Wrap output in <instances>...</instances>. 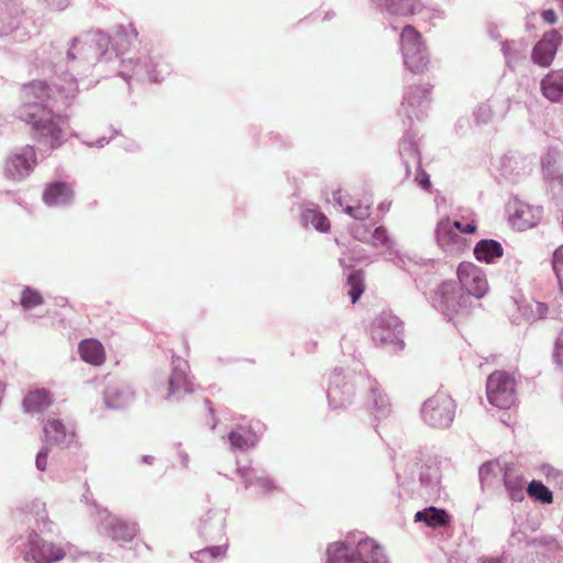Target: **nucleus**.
Listing matches in <instances>:
<instances>
[{
	"label": "nucleus",
	"instance_id": "obj_29",
	"mask_svg": "<svg viewBox=\"0 0 563 563\" xmlns=\"http://www.w3.org/2000/svg\"><path fill=\"white\" fill-rule=\"evenodd\" d=\"M505 486L509 493V496L512 500H522L525 497L523 494V479L520 476H512L510 474H506L505 477Z\"/></svg>",
	"mask_w": 563,
	"mask_h": 563
},
{
	"label": "nucleus",
	"instance_id": "obj_19",
	"mask_svg": "<svg viewBox=\"0 0 563 563\" xmlns=\"http://www.w3.org/2000/svg\"><path fill=\"white\" fill-rule=\"evenodd\" d=\"M228 438L231 448L241 451L253 448L257 442L256 434L252 430L242 427L231 431Z\"/></svg>",
	"mask_w": 563,
	"mask_h": 563
},
{
	"label": "nucleus",
	"instance_id": "obj_18",
	"mask_svg": "<svg viewBox=\"0 0 563 563\" xmlns=\"http://www.w3.org/2000/svg\"><path fill=\"white\" fill-rule=\"evenodd\" d=\"M474 255L478 261L490 263L503 256V247L497 241L482 240L476 244Z\"/></svg>",
	"mask_w": 563,
	"mask_h": 563
},
{
	"label": "nucleus",
	"instance_id": "obj_41",
	"mask_svg": "<svg viewBox=\"0 0 563 563\" xmlns=\"http://www.w3.org/2000/svg\"><path fill=\"white\" fill-rule=\"evenodd\" d=\"M542 18L543 20L549 23V24H554L556 22V13L554 10L552 9H549V10H544L542 12Z\"/></svg>",
	"mask_w": 563,
	"mask_h": 563
},
{
	"label": "nucleus",
	"instance_id": "obj_16",
	"mask_svg": "<svg viewBox=\"0 0 563 563\" xmlns=\"http://www.w3.org/2000/svg\"><path fill=\"white\" fill-rule=\"evenodd\" d=\"M81 358L91 365L99 366L106 361L103 345L96 339H85L78 345Z\"/></svg>",
	"mask_w": 563,
	"mask_h": 563
},
{
	"label": "nucleus",
	"instance_id": "obj_42",
	"mask_svg": "<svg viewBox=\"0 0 563 563\" xmlns=\"http://www.w3.org/2000/svg\"><path fill=\"white\" fill-rule=\"evenodd\" d=\"M556 345H558L559 355L563 354V333L558 339Z\"/></svg>",
	"mask_w": 563,
	"mask_h": 563
},
{
	"label": "nucleus",
	"instance_id": "obj_39",
	"mask_svg": "<svg viewBox=\"0 0 563 563\" xmlns=\"http://www.w3.org/2000/svg\"><path fill=\"white\" fill-rule=\"evenodd\" d=\"M36 467L40 471H45L47 466V446L41 450L36 456Z\"/></svg>",
	"mask_w": 563,
	"mask_h": 563
},
{
	"label": "nucleus",
	"instance_id": "obj_8",
	"mask_svg": "<svg viewBox=\"0 0 563 563\" xmlns=\"http://www.w3.org/2000/svg\"><path fill=\"white\" fill-rule=\"evenodd\" d=\"M30 555L35 563H53L66 556V549L60 544L44 540L37 533L29 537Z\"/></svg>",
	"mask_w": 563,
	"mask_h": 563
},
{
	"label": "nucleus",
	"instance_id": "obj_15",
	"mask_svg": "<svg viewBox=\"0 0 563 563\" xmlns=\"http://www.w3.org/2000/svg\"><path fill=\"white\" fill-rule=\"evenodd\" d=\"M541 91L551 102L563 101V69L547 74L541 80Z\"/></svg>",
	"mask_w": 563,
	"mask_h": 563
},
{
	"label": "nucleus",
	"instance_id": "obj_38",
	"mask_svg": "<svg viewBox=\"0 0 563 563\" xmlns=\"http://www.w3.org/2000/svg\"><path fill=\"white\" fill-rule=\"evenodd\" d=\"M448 287H449V285H443L442 286L444 305H445L448 310H452V311L457 312L460 307H461V305L459 302H455L453 299H451V298L445 296V291H446Z\"/></svg>",
	"mask_w": 563,
	"mask_h": 563
},
{
	"label": "nucleus",
	"instance_id": "obj_12",
	"mask_svg": "<svg viewBox=\"0 0 563 563\" xmlns=\"http://www.w3.org/2000/svg\"><path fill=\"white\" fill-rule=\"evenodd\" d=\"M560 42L561 35L558 31L552 30L545 33L533 47L532 60L542 67L549 66L556 54Z\"/></svg>",
	"mask_w": 563,
	"mask_h": 563
},
{
	"label": "nucleus",
	"instance_id": "obj_10",
	"mask_svg": "<svg viewBox=\"0 0 563 563\" xmlns=\"http://www.w3.org/2000/svg\"><path fill=\"white\" fill-rule=\"evenodd\" d=\"M25 11L14 2H0V36L25 29Z\"/></svg>",
	"mask_w": 563,
	"mask_h": 563
},
{
	"label": "nucleus",
	"instance_id": "obj_43",
	"mask_svg": "<svg viewBox=\"0 0 563 563\" xmlns=\"http://www.w3.org/2000/svg\"><path fill=\"white\" fill-rule=\"evenodd\" d=\"M340 195H341V191H340V190H339V191H336V192H334V199L336 200V202H338L340 206H342V201H341V196H340Z\"/></svg>",
	"mask_w": 563,
	"mask_h": 563
},
{
	"label": "nucleus",
	"instance_id": "obj_46",
	"mask_svg": "<svg viewBox=\"0 0 563 563\" xmlns=\"http://www.w3.org/2000/svg\"><path fill=\"white\" fill-rule=\"evenodd\" d=\"M562 2H563V0H562Z\"/></svg>",
	"mask_w": 563,
	"mask_h": 563
},
{
	"label": "nucleus",
	"instance_id": "obj_20",
	"mask_svg": "<svg viewBox=\"0 0 563 563\" xmlns=\"http://www.w3.org/2000/svg\"><path fill=\"white\" fill-rule=\"evenodd\" d=\"M417 521H423L431 528L444 527L450 522V517L443 509L430 507L416 514Z\"/></svg>",
	"mask_w": 563,
	"mask_h": 563
},
{
	"label": "nucleus",
	"instance_id": "obj_6",
	"mask_svg": "<svg viewBox=\"0 0 563 563\" xmlns=\"http://www.w3.org/2000/svg\"><path fill=\"white\" fill-rule=\"evenodd\" d=\"M36 165V151L33 146L26 145L7 159L4 165V176L9 180H22L34 170Z\"/></svg>",
	"mask_w": 563,
	"mask_h": 563
},
{
	"label": "nucleus",
	"instance_id": "obj_28",
	"mask_svg": "<svg viewBox=\"0 0 563 563\" xmlns=\"http://www.w3.org/2000/svg\"><path fill=\"white\" fill-rule=\"evenodd\" d=\"M303 219L320 232L327 233L330 231V220L321 212L308 209L303 212Z\"/></svg>",
	"mask_w": 563,
	"mask_h": 563
},
{
	"label": "nucleus",
	"instance_id": "obj_11",
	"mask_svg": "<svg viewBox=\"0 0 563 563\" xmlns=\"http://www.w3.org/2000/svg\"><path fill=\"white\" fill-rule=\"evenodd\" d=\"M402 331V322L391 313L383 312L375 321L372 336L379 343H393Z\"/></svg>",
	"mask_w": 563,
	"mask_h": 563
},
{
	"label": "nucleus",
	"instance_id": "obj_9",
	"mask_svg": "<svg viewBox=\"0 0 563 563\" xmlns=\"http://www.w3.org/2000/svg\"><path fill=\"white\" fill-rule=\"evenodd\" d=\"M509 220L519 231L531 229L538 224L542 211L538 207L530 206L520 200H514L508 207Z\"/></svg>",
	"mask_w": 563,
	"mask_h": 563
},
{
	"label": "nucleus",
	"instance_id": "obj_1",
	"mask_svg": "<svg viewBox=\"0 0 563 563\" xmlns=\"http://www.w3.org/2000/svg\"><path fill=\"white\" fill-rule=\"evenodd\" d=\"M18 118L38 143L57 148L65 141L68 117L52 106V89L42 80L24 84L19 91Z\"/></svg>",
	"mask_w": 563,
	"mask_h": 563
},
{
	"label": "nucleus",
	"instance_id": "obj_40",
	"mask_svg": "<svg viewBox=\"0 0 563 563\" xmlns=\"http://www.w3.org/2000/svg\"><path fill=\"white\" fill-rule=\"evenodd\" d=\"M542 473L545 475L547 479L550 482L551 479L559 478L562 474L554 470L553 467L549 465L542 466Z\"/></svg>",
	"mask_w": 563,
	"mask_h": 563
},
{
	"label": "nucleus",
	"instance_id": "obj_45",
	"mask_svg": "<svg viewBox=\"0 0 563 563\" xmlns=\"http://www.w3.org/2000/svg\"><path fill=\"white\" fill-rule=\"evenodd\" d=\"M423 185L424 186H429L430 185V181L427 179V180H423Z\"/></svg>",
	"mask_w": 563,
	"mask_h": 563
},
{
	"label": "nucleus",
	"instance_id": "obj_7",
	"mask_svg": "<svg viewBox=\"0 0 563 563\" xmlns=\"http://www.w3.org/2000/svg\"><path fill=\"white\" fill-rule=\"evenodd\" d=\"M457 278L462 288L477 299L483 298L488 291L485 273L471 262H462L459 265Z\"/></svg>",
	"mask_w": 563,
	"mask_h": 563
},
{
	"label": "nucleus",
	"instance_id": "obj_31",
	"mask_svg": "<svg viewBox=\"0 0 563 563\" xmlns=\"http://www.w3.org/2000/svg\"><path fill=\"white\" fill-rule=\"evenodd\" d=\"M44 302L42 295L32 288H25L21 295V305L24 309H32Z\"/></svg>",
	"mask_w": 563,
	"mask_h": 563
},
{
	"label": "nucleus",
	"instance_id": "obj_36",
	"mask_svg": "<svg viewBox=\"0 0 563 563\" xmlns=\"http://www.w3.org/2000/svg\"><path fill=\"white\" fill-rule=\"evenodd\" d=\"M255 485L264 493H269L275 489V484L267 477H256L254 481H249L247 486Z\"/></svg>",
	"mask_w": 563,
	"mask_h": 563
},
{
	"label": "nucleus",
	"instance_id": "obj_13",
	"mask_svg": "<svg viewBox=\"0 0 563 563\" xmlns=\"http://www.w3.org/2000/svg\"><path fill=\"white\" fill-rule=\"evenodd\" d=\"M75 439V432L68 429L59 419L49 418L44 424V441L46 446L69 445Z\"/></svg>",
	"mask_w": 563,
	"mask_h": 563
},
{
	"label": "nucleus",
	"instance_id": "obj_3",
	"mask_svg": "<svg viewBox=\"0 0 563 563\" xmlns=\"http://www.w3.org/2000/svg\"><path fill=\"white\" fill-rule=\"evenodd\" d=\"M400 47L405 66L412 74H422L428 69L429 56L422 35L413 26L406 25L400 34Z\"/></svg>",
	"mask_w": 563,
	"mask_h": 563
},
{
	"label": "nucleus",
	"instance_id": "obj_33",
	"mask_svg": "<svg viewBox=\"0 0 563 563\" xmlns=\"http://www.w3.org/2000/svg\"><path fill=\"white\" fill-rule=\"evenodd\" d=\"M225 549L222 547H211L196 553V560L200 563L207 562L209 559L222 556Z\"/></svg>",
	"mask_w": 563,
	"mask_h": 563
},
{
	"label": "nucleus",
	"instance_id": "obj_17",
	"mask_svg": "<svg viewBox=\"0 0 563 563\" xmlns=\"http://www.w3.org/2000/svg\"><path fill=\"white\" fill-rule=\"evenodd\" d=\"M52 395L48 390L41 388L31 390L23 399V407L27 412H42L52 405Z\"/></svg>",
	"mask_w": 563,
	"mask_h": 563
},
{
	"label": "nucleus",
	"instance_id": "obj_30",
	"mask_svg": "<svg viewBox=\"0 0 563 563\" xmlns=\"http://www.w3.org/2000/svg\"><path fill=\"white\" fill-rule=\"evenodd\" d=\"M372 201L369 198H364L355 206H346L344 211L357 220H366L371 216Z\"/></svg>",
	"mask_w": 563,
	"mask_h": 563
},
{
	"label": "nucleus",
	"instance_id": "obj_35",
	"mask_svg": "<svg viewBox=\"0 0 563 563\" xmlns=\"http://www.w3.org/2000/svg\"><path fill=\"white\" fill-rule=\"evenodd\" d=\"M388 242V235H387V231L382 228V227H378L374 230V232H371V238H369V244H372L373 246L375 247H378V246H384L386 245Z\"/></svg>",
	"mask_w": 563,
	"mask_h": 563
},
{
	"label": "nucleus",
	"instance_id": "obj_32",
	"mask_svg": "<svg viewBox=\"0 0 563 563\" xmlns=\"http://www.w3.org/2000/svg\"><path fill=\"white\" fill-rule=\"evenodd\" d=\"M552 267L556 276L560 290L563 294V244L559 246L553 253Z\"/></svg>",
	"mask_w": 563,
	"mask_h": 563
},
{
	"label": "nucleus",
	"instance_id": "obj_22",
	"mask_svg": "<svg viewBox=\"0 0 563 563\" xmlns=\"http://www.w3.org/2000/svg\"><path fill=\"white\" fill-rule=\"evenodd\" d=\"M437 240L438 243L444 247L450 249L459 243L460 235L452 225L450 219H442L437 227Z\"/></svg>",
	"mask_w": 563,
	"mask_h": 563
},
{
	"label": "nucleus",
	"instance_id": "obj_2",
	"mask_svg": "<svg viewBox=\"0 0 563 563\" xmlns=\"http://www.w3.org/2000/svg\"><path fill=\"white\" fill-rule=\"evenodd\" d=\"M329 563H380L382 548L372 539L361 540L354 548L333 543L328 549Z\"/></svg>",
	"mask_w": 563,
	"mask_h": 563
},
{
	"label": "nucleus",
	"instance_id": "obj_37",
	"mask_svg": "<svg viewBox=\"0 0 563 563\" xmlns=\"http://www.w3.org/2000/svg\"><path fill=\"white\" fill-rule=\"evenodd\" d=\"M452 225L455 230L460 231L464 234H473L476 232L477 225L474 220L464 222V221H453Z\"/></svg>",
	"mask_w": 563,
	"mask_h": 563
},
{
	"label": "nucleus",
	"instance_id": "obj_25",
	"mask_svg": "<svg viewBox=\"0 0 563 563\" xmlns=\"http://www.w3.org/2000/svg\"><path fill=\"white\" fill-rule=\"evenodd\" d=\"M347 294L352 303H355L365 290V275L362 269L351 272L346 278Z\"/></svg>",
	"mask_w": 563,
	"mask_h": 563
},
{
	"label": "nucleus",
	"instance_id": "obj_4",
	"mask_svg": "<svg viewBox=\"0 0 563 563\" xmlns=\"http://www.w3.org/2000/svg\"><path fill=\"white\" fill-rule=\"evenodd\" d=\"M486 395L490 405L499 409L511 408L517 400V380L514 374L495 371L486 382Z\"/></svg>",
	"mask_w": 563,
	"mask_h": 563
},
{
	"label": "nucleus",
	"instance_id": "obj_34",
	"mask_svg": "<svg viewBox=\"0 0 563 563\" xmlns=\"http://www.w3.org/2000/svg\"><path fill=\"white\" fill-rule=\"evenodd\" d=\"M352 236L361 242L368 243L371 238L369 229L363 223H354L350 228Z\"/></svg>",
	"mask_w": 563,
	"mask_h": 563
},
{
	"label": "nucleus",
	"instance_id": "obj_14",
	"mask_svg": "<svg viewBox=\"0 0 563 563\" xmlns=\"http://www.w3.org/2000/svg\"><path fill=\"white\" fill-rule=\"evenodd\" d=\"M75 197L70 184L65 181H55L48 184L42 195V200L49 207L66 206L73 202Z\"/></svg>",
	"mask_w": 563,
	"mask_h": 563
},
{
	"label": "nucleus",
	"instance_id": "obj_23",
	"mask_svg": "<svg viewBox=\"0 0 563 563\" xmlns=\"http://www.w3.org/2000/svg\"><path fill=\"white\" fill-rule=\"evenodd\" d=\"M419 0H387L386 9L389 13L400 16L413 15L421 11Z\"/></svg>",
	"mask_w": 563,
	"mask_h": 563
},
{
	"label": "nucleus",
	"instance_id": "obj_24",
	"mask_svg": "<svg viewBox=\"0 0 563 563\" xmlns=\"http://www.w3.org/2000/svg\"><path fill=\"white\" fill-rule=\"evenodd\" d=\"M187 393H192L190 382L181 371H174L169 377L167 397H180Z\"/></svg>",
	"mask_w": 563,
	"mask_h": 563
},
{
	"label": "nucleus",
	"instance_id": "obj_5",
	"mask_svg": "<svg viewBox=\"0 0 563 563\" xmlns=\"http://www.w3.org/2000/svg\"><path fill=\"white\" fill-rule=\"evenodd\" d=\"M455 402L445 391H438L428 398L421 409L423 420L433 428L449 427L455 415Z\"/></svg>",
	"mask_w": 563,
	"mask_h": 563
},
{
	"label": "nucleus",
	"instance_id": "obj_21",
	"mask_svg": "<svg viewBox=\"0 0 563 563\" xmlns=\"http://www.w3.org/2000/svg\"><path fill=\"white\" fill-rule=\"evenodd\" d=\"M109 530L111 538L121 542H130L137 534V527L135 523L120 519L113 520Z\"/></svg>",
	"mask_w": 563,
	"mask_h": 563
},
{
	"label": "nucleus",
	"instance_id": "obj_44",
	"mask_svg": "<svg viewBox=\"0 0 563 563\" xmlns=\"http://www.w3.org/2000/svg\"><path fill=\"white\" fill-rule=\"evenodd\" d=\"M238 473H240L242 476L246 475V473H244L242 470H238Z\"/></svg>",
	"mask_w": 563,
	"mask_h": 563
},
{
	"label": "nucleus",
	"instance_id": "obj_27",
	"mask_svg": "<svg viewBox=\"0 0 563 563\" xmlns=\"http://www.w3.org/2000/svg\"><path fill=\"white\" fill-rule=\"evenodd\" d=\"M529 496L542 504H552L553 494L542 482L533 479L527 488Z\"/></svg>",
	"mask_w": 563,
	"mask_h": 563
},
{
	"label": "nucleus",
	"instance_id": "obj_26",
	"mask_svg": "<svg viewBox=\"0 0 563 563\" xmlns=\"http://www.w3.org/2000/svg\"><path fill=\"white\" fill-rule=\"evenodd\" d=\"M129 388L124 386H111L106 391V400L111 407H121L129 402Z\"/></svg>",
	"mask_w": 563,
	"mask_h": 563
}]
</instances>
